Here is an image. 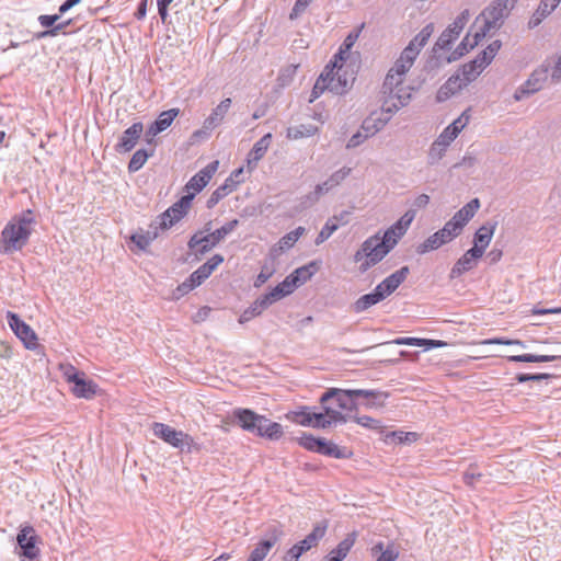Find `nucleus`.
I'll return each instance as SVG.
<instances>
[{"instance_id":"60","label":"nucleus","mask_w":561,"mask_h":561,"mask_svg":"<svg viewBox=\"0 0 561 561\" xmlns=\"http://www.w3.org/2000/svg\"><path fill=\"white\" fill-rule=\"evenodd\" d=\"M469 119L470 115L466 111L448 126L450 127V130L459 135L461 130L468 125Z\"/></svg>"},{"instance_id":"12","label":"nucleus","mask_w":561,"mask_h":561,"mask_svg":"<svg viewBox=\"0 0 561 561\" xmlns=\"http://www.w3.org/2000/svg\"><path fill=\"white\" fill-rule=\"evenodd\" d=\"M192 199L193 194H186L182 196L179 202H176L169 209H167L160 216V227L162 229H168L172 227L175 222H178L181 218H183V216L190 208Z\"/></svg>"},{"instance_id":"29","label":"nucleus","mask_w":561,"mask_h":561,"mask_svg":"<svg viewBox=\"0 0 561 561\" xmlns=\"http://www.w3.org/2000/svg\"><path fill=\"white\" fill-rule=\"evenodd\" d=\"M306 229L304 227H298L295 230L286 233L284 237L279 239L277 244H275L272 249V254L277 255L280 252L287 251L291 249L295 243L299 240V238L305 234Z\"/></svg>"},{"instance_id":"40","label":"nucleus","mask_w":561,"mask_h":561,"mask_svg":"<svg viewBox=\"0 0 561 561\" xmlns=\"http://www.w3.org/2000/svg\"><path fill=\"white\" fill-rule=\"evenodd\" d=\"M286 419L301 426H310L311 422V408L301 407L297 411H291L286 414Z\"/></svg>"},{"instance_id":"32","label":"nucleus","mask_w":561,"mask_h":561,"mask_svg":"<svg viewBox=\"0 0 561 561\" xmlns=\"http://www.w3.org/2000/svg\"><path fill=\"white\" fill-rule=\"evenodd\" d=\"M480 208V201L478 198L471 199L463 207H461L454 216L453 220L460 225L462 229L469 222V220L474 216L477 210Z\"/></svg>"},{"instance_id":"15","label":"nucleus","mask_w":561,"mask_h":561,"mask_svg":"<svg viewBox=\"0 0 561 561\" xmlns=\"http://www.w3.org/2000/svg\"><path fill=\"white\" fill-rule=\"evenodd\" d=\"M218 164V161H213L196 173L185 185L187 194H193L194 197L195 194L199 193L216 173Z\"/></svg>"},{"instance_id":"52","label":"nucleus","mask_w":561,"mask_h":561,"mask_svg":"<svg viewBox=\"0 0 561 561\" xmlns=\"http://www.w3.org/2000/svg\"><path fill=\"white\" fill-rule=\"evenodd\" d=\"M351 172L352 169L348 167H343L337 171L333 172L327 180L329 186H331L332 188L339 186L351 174Z\"/></svg>"},{"instance_id":"10","label":"nucleus","mask_w":561,"mask_h":561,"mask_svg":"<svg viewBox=\"0 0 561 561\" xmlns=\"http://www.w3.org/2000/svg\"><path fill=\"white\" fill-rule=\"evenodd\" d=\"M7 319L9 327L24 346L27 350H35V332L33 329L11 311H8Z\"/></svg>"},{"instance_id":"41","label":"nucleus","mask_w":561,"mask_h":561,"mask_svg":"<svg viewBox=\"0 0 561 561\" xmlns=\"http://www.w3.org/2000/svg\"><path fill=\"white\" fill-rule=\"evenodd\" d=\"M483 37H477L476 36V28H470L469 33L466 35V37L461 41V43L458 45L454 54H457L459 57L468 53L470 49H473L479 42Z\"/></svg>"},{"instance_id":"22","label":"nucleus","mask_w":561,"mask_h":561,"mask_svg":"<svg viewBox=\"0 0 561 561\" xmlns=\"http://www.w3.org/2000/svg\"><path fill=\"white\" fill-rule=\"evenodd\" d=\"M71 378L77 379L72 383L71 391L78 398L92 399L98 390V386L90 379L85 378V374L73 375Z\"/></svg>"},{"instance_id":"8","label":"nucleus","mask_w":561,"mask_h":561,"mask_svg":"<svg viewBox=\"0 0 561 561\" xmlns=\"http://www.w3.org/2000/svg\"><path fill=\"white\" fill-rule=\"evenodd\" d=\"M393 105H397V100H390L389 98L383 96L381 108L370 113V115L363 121L360 126L362 130L374 136L383 129L391 119L392 114L397 112L391 111Z\"/></svg>"},{"instance_id":"23","label":"nucleus","mask_w":561,"mask_h":561,"mask_svg":"<svg viewBox=\"0 0 561 561\" xmlns=\"http://www.w3.org/2000/svg\"><path fill=\"white\" fill-rule=\"evenodd\" d=\"M271 142L272 134L268 133L254 144L247 158L249 170H253L257 165L259 161L265 156Z\"/></svg>"},{"instance_id":"7","label":"nucleus","mask_w":561,"mask_h":561,"mask_svg":"<svg viewBox=\"0 0 561 561\" xmlns=\"http://www.w3.org/2000/svg\"><path fill=\"white\" fill-rule=\"evenodd\" d=\"M550 78V61L546 60L542 65L536 68L526 80L514 93L515 101H520L524 98L534 94L543 89L548 79Z\"/></svg>"},{"instance_id":"48","label":"nucleus","mask_w":561,"mask_h":561,"mask_svg":"<svg viewBox=\"0 0 561 561\" xmlns=\"http://www.w3.org/2000/svg\"><path fill=\"white\" fill-rule=\"evenodd\" d=\"M358 38V33H351L344 39L342 46L340 47L339 53L334 56V59H339L340 61H345L348 57L350 50L354 46Z\"/></svg>"},{"instance_id":"59","label":"nucleus","mask_w":561,"mask_h":561,"mask_svg":"<svg viewBox=\"0 0 561 561\" xmlns=\"http://www.w3.org/2000/svg\"><path fill=\"white\" fill-rule=\"evenodd\" d=\"M296 70H297V66H295V65H289V66L285 67L284 69H282L279 72V76H278V81H279L280 85L289 84L296 73Z\"/></svg>"},{"instance_id":"55","label":"nucleus","mask_w":561,"mask_h":561,"mask_svg":"<svg viewBox=\"0 0 561 561\" xmlns=\"http://www.w3.org/2000/svg\"><path fill=\"white\" fill-rule=\"evenodd\" d=\"M501 42L494 41L492 42L480 55L479 57L485 61L486 65H490L497 51L501 48Z\"/></svg>"},{"instance_id":"11","label":"nucleus","mask_w":561,"mask_h":561,"mask_svg":"<svg viewBox=\"0 0 561 561\" xmlns=\"http://www.w3.org/2000/svg\"><path fill=\"white\" fill-rule=\"evenodd\" d=\"M470 19L469 10H463L455 21L439 35L436 46L440 49H447L449 45L459 36Z\"/></svg>"},{"instance_id":"4","label":"nucleus","mask_w":561,"mask_h":561,"mask_svg":"<svg viewBox=\"0 0 561 561\" xmlns=\"http://www.w3.org/2000/svg\"><path fill=\"white\" fill-rule=\"evenodd\" d=\"M508 0H493L477 18L472 25L477 37H485L497 31L507 16Z\"/></svg>"},{"instance_id":"64","label":"nucleus","mask_w":561,"mask_h":561,"mask_svg":"<svg viewBox=\"0 0 561 561\" xmlns=\"http://www.w3.org/2000/svg\"><path fill=\"white\" fill-rule=\"evenodd\" d=\"M228 195L227 191L225 187H217L213 194L210 195V197L208 198L207 201V207L208 208H213L215 205H217L224 197H226Z\"/></svg>"},{"instance_id":"9","label":"nucleus","mask_w":561,"mask_h":561,"mask_svg":"<svg viewBox=\"0 0 561 561\" xmlns=\"http://www.w3.org/2000/svg\"><path fill=\"white\" fill-rule=\"evenodd\" d=\"M329 66L328 82L330 83V91L334 94H344L353 84L355 77L354 73L345 69L344 61L334 59Z\"/></svg>"},{"instance_id":"51","label":"nucleus","mask_w":561,"mask_h":561,"mask_svg":"<svg viewBox=\"0 0 561 561\" xmlns=\"http://www.w3.org/2000/svg\"><path fill=\"white\" fill-rule=\"evenodd\" d=\"M339 229V224L333 222V219H329L325 225L322 227L318 237L316 238L314 243L320 245L325 240H328L336 230Z\"/></svg>"},{"instance_id":"24","label":"nucleus","mask_w":561,"mask_h":561,"mask_svg":"<svg viewBox=\"0 0 561 561\" xmlns=\"http://www.w3.org/2000/svg\"><path fill=\"white\" fill-rule=\"evenodd\" d=\"M144 130V125L141 123H134L129 128H127L122 137L119 142L117 144V150L127 152L130 151L137 144Z\"/></svg>"},{"instance_id":"56","label":"nucleus","mask_w":561,"mask_h":561,"mask_svg":"<svg viewBox=\"0 0 561 561\" xmlns=\"http://www.w3.org/2000/svg\"><path fill=\"white\" fill-rule=\"evenodd\" d=\"M181 451L192 453L201 451L202 445L196 443L195 439L187 433H183Z\"/></svg>"},{"instance_id":"43","label":"nucleus","mask_w":561,"mask_h":561,"mask_svg":"<svg viewBox=\"0 0 561 561\" xmlns=\"http://www.w3.org/2000/svg\"><path fill=\"white\" fill-rule=\"evenodd\" d=\"M447 149V146L436 139L428 149L427 163L430 165H436L444 158Z\"/></svg>"},{"instance_id":"16","label":"nucleus","mask_w":561,"mask_h":561,"mask_svg":"<svg viewBox=\"0 0 561 561\" xmlns=\"http://www.w3.org/2000/svg\"><path fill=\"white\" fill-rule=\"evenodd\" d=\"M482 256L481 250L478 248L469 249L458 261L455 263L450 271V278H456L463 273L472 270L477 265V261Z\"/></svg>"},{"instance_id":"36","label":"nucleus","mask_w":561,"mask_h":561,"mask_svg":"<svg viewBox=\"0 0 561 561\" xmlns=\"http://www.w3.org/2000/svg\"><path fill=\"white\" fill-rule=\"evenodd\" d=\"M280 531L277 529L273 530V536L267 539L260 542L254 550L251 552L250 557L254 559L255 561H263L265 557L267 556L268 551L272 549V547L276 543L280 536Z\"/></svg>"},{"instance_id":"37","label":"nucleus","mask_w":561,"mask_h":561,"mask_svg":"<svg viewBox=\"0 0 561 561\" xmlns=\"http://www.w3.org/2000/svg\"><path fill=\"white\" fill-rule=\"evenodd\" d=\"M388 397V392L363 389L362 398L366 399L363 405H365L368 409L382 408Z\"/></svg>"},{"instance_id":"26","label":"nucleus","mask_w":561,"mask_h":561,"mask_svg":"<svg viewBox=\"0 0 561 561\" xmlns=\"http://www.w3.org/2000/svg\"><path fill=\"white\" fill-rule=\"evenodd\" d=\"M497 222L483 225L474 233L472 248L480 249L482 255L493 238Z\"/></svg>"},{"instance_id":"33","label":"nucleus","mask_w":561,"mask_h":561,"mask_svg":"<svg viewBox=\"0 0 561 561\" xmlns=\"http://www.w3.org/2000/svg\"><path fill=\"white\" fill-rule=\"evenodd\" d=\"M327 528L328 524L325 522L318 523L313 527L312 531L304 540L299 541L298 545L305 552L309 551L324 537Z\"/></svg>"},{"instance_id":"19","label":"nucleus","mask_w":561,"mask_h":561,"mask_svg":"<svg viewBox=\"0 0 561 561\" xmlns=\"http://www.w3.org/2000/svg\"><path fill=\"white\" fill-rule=\"evenodd\" d=\"M409 272V267L403 266L386 277L380 284L376 286V288L381 291L382 296L386 298L390 296L405 280Z\"/></svg>"},{"instance_id":"25","label":"nucleus","mask_w":561,"mask_h":561,"mask_svg":"<svg viewBox=\"0 0 561 561\" xmlns=\"http://www.w3.org/2000/svg\"><path fill=\"white\" fill-rule=\"evenodd\" d=\"M179 108H170L168 111L162 112L159 117L151 124V126L147 130L148 137H156L159 133L165 130L174 118L179 115Z\"/></svg>"},{"instance_id":"50","label":"nucleus","mask_w":561,"mask_h":561,"mask_svg":"<svg viewBox=\"0 0 561 561\" xmlns=\"http://www.w3.org/2000/svg\"><path fill=\"white\" fill-rule=\"evenodd\" d=\"M321 405L323 408V414L331 421V425L347 422V416L343 414L342 411L334 409L332 405L328 404V402Z\"/></svg>"},{"instance_id":"17","label":"nucleus","mask_w":561,"mask_h":561,"mask_svg":"<svg viewBox=\"0 0 561 561\" xmlns=\"http://www.w3.org/2000/svg\"><path fill=\"white\" fill-rule=\"evenodd\" d=\"M232 415L242 430L253 434H257L260 423L263 421L264 416L256 414L249 409H236L233 410Z\"/></svg>"},{"instance_id":"31","label":"nucleus","mask_w":561,"mask_h":561,"mask_svg":"<svg viewBox=\"0 0 561 561\" xmlns=\"http://www.w3.org/2000/svg\"><path fill=\"white\" fill-rule=\"evenodd\" d=\"M442 230L436 231L432 236H430L423 243L419 244L416 248V252L419 254H425L430 251L437 250L442 245L450 242L448 237H446Z\"/></svg>"},{"instance_id":"20","label":"nucleus","mask_w":561,"mask_h":561,"mask_svg":"<svg viewBox=\"0 0 561 561\" xmlns=\"http://www.w3.org/2000/svg\"><path fill=\"white\" fill-rule=\"evenodd\" d=\"M224 262V256L221 254H215L210 257L206 263L199 266L195 272H193L190 276V282L194 284L195 287L199 286L204 280H206L211 273Z\"/></svg>"},{"instance_id":"18","label":"nucleus","mask_w":561,"mask_h":561,"mask_svg":"<svg viewBox=\"0 0 561 561\" xmlns=\"http://www.w3.org/2000/svg\"><path fill=\"white\" fill-rule=\"evenodd\" d=\"M152 432L157 437L161 438L172 447L179 449L182 447V437L184 432L176 431L170 425L159 422L152 424Z\"/></svg>"},{"instance_id":"57","label":"nucleus","mask_w":561,"mask_h":561,"mask_svg":"<svg viewBox=\"0 0 561 561\" xmlns=\"http://www.w3.org/2000/svg\"><path fill=\"white\" fill-rule=\"evenodd\" d=\"M310 426L313 428H328L331 426V421L328 420L323 412H313L311 411V422Z\"/></svg>"},{"instance_id":"53","label":"nucleus","mask_w":561,"mask_h":561,"mask_svg":"<svg viewBox=\"0 0 561 561\" xmlns=\"http://www.w3.org/2000/svg\"><path fill=\"white\" fill-rule=\"evenodd\" d=\"M298 442L299 445L302 446L304 448L317 453H319L320 445L323 446V439L316 438L314 436L307 434L302 435Z\"/></svg>"},{"instance_id":"35","label":"nucleus","mask_w":561,"mask_h":561,"mask_svg":"<svg viewBox=\"0 0 561 561\" xmlns=\"http://www.w3.org/2000/svg\"><path fill=\"white\" fill-rule=\"evenodd\" d=\"M385 297L382 296L381 291H379L377 288L374 289L373 293L363 295L359 297L354 304H353V310L356 313L363 312L370 307L377 305L381 300H383Z\"/></svg>"},{"instance_id":"27","label":"nucleus","mask_w":561,"mask_h":561,"mask_svg":"<svg viewBox=\"0 0 561 561\" xmlns=\"http://www.w3.org/2000/svg\"><path fill=\"white\" fill-rule=\"evenodd\" d=\"M486 66L485 61L477 56L476 59L465 64L458 73H460L461 78H463V82L468 85L480 76Z\"/></svg>"},{"instance_id":"47","label":"nucleus","mask_w":561,"mask_h":561,"mask_svg":"<svg viewBox=\"0 0 561 561\" xmlns=\"http://www.w3.org/2000/svg\"><path fill=\"white\" fill-rule=\"evenodd\" d=\"M153 151L151 150L150 152L146 151L145 149H139L137 150L130 161H129V164H128V169L130 172H136L138 171L139 169L142 168V165L146 163L147 159L152 156Z\"/></svg>"},{"instance_id":"21","label":"nucleus","mask_w":561,"mask_h":561,"mask_svg":"<svg viewBox=\"0 0 561 561\" xmlns=\"http://www.w3.org/2000/svg\"><path fill=\"white\" fill-rule=\"evenodd\" d=\"M16 541L22 556L31 560L35 558V535L32 526L23 527L16 537Z\"/></svg>"},{"instance_id":"54","label":"nucleus","mask_w":561,"mask_h":561,"mask_svg":"<svg viewBox=\"0 0 561 561\" xmlns=\"http://www.w3.org/2000/svg\"><path fill=\"white\" fill-rule=\"evenodd\" d=\"M157 237V232L154 233H135L131 236V241L140 249L146 250L152 240Z\"/></svg>"},{"instance_id":"14","label":"nucleus","mask_w":561,"mask_h":561,"mask_svg":"<svg viewBox=\"0 0 561 561\" xmlns=\"http://www.w3.org/2000/svg\"><path fill=\"white\" fill-rule=\"evenodd\" d=\"M232 104L230 98L224 99L210 113L208 117L204 119L203 128L196 130L194 136H201L202 134H209L216 127L220 126L228 114Z\"/></svg>"},{"instance_id":"44","label":"nucleus","mask_w":561,"mask_h":561,"mask_svg":"<svg viewBox=\"0 0 561 561\" xmlns=\"http://www.w3.org/2000/svg\"><path fill=\"white\" fill-rule=\"evenodd\" d=\"M560 355H531V354H524V355H513L508 357V360L511 362H520V363H546V362H552L557 358H560Z\"/></svg>"},{"instance_id":"30","label":"nucleus","mask_w":561,"mask_h":561,"mask_svg":"<svg viewBox=\"0 0 561 561\" xmlns=\"http://www.w3.org/2000/svg\"><path fill=\"white\" fill-rule=\"evenodd\" d=\"M256 435L271 440H278L284 435V431L279 423L272 422L267 417L263 416V421L260 423Z\"/></svg>"},{"instance_id":"28","label":"nucleus","mask_w":561,"mask_h":561,"mask_svg":"<svg viewBox=\"0 0 561 561\" xmlns=\"http://www.w3.org/2000/svg\"><path fill=\"white\" fill-rule=\"evenodd\" d=\"M465 87H467V84L463 82V78H461L460 73L457 72L456 75L451 76L445 82V84H443L439 88V90L437 92V99H438V101H445L450 95L457 93L458 91H460Z\"/></svg>"},{"instance_id":"13","label":"nucleus","mask_w":561,"mask_h":561,"mask_svg":"<svg viewBox=\"0 0 561 561\" xmlns=\"http://www.w3.org/2000/svg\"><path fill=\"white\" fill-rule=\"evenodd\" d=\"M414 218L415 210L409 209L394 225L385 231L382 239L391 249H393L398 241L405 234Z\"/></svg>"},{"instance_id":"42","label":"nucleus","mask_w":561,"mask_h":561,"mask_svg":"<svg viewBox=\"0 0 561 561\" xmlns=\"http://www.w3.org/2000/svg\"><path fill=\"white\" fill-rule=\"evenodd\" d=\"M317 263L311 262L307 265H304L301 267L296 268L291 275L295 277L297 282V287L305 284L307 280H309L312 275L317 272Z\"/></svg>"},{"instance_id":"3","label":"nucleus","mask_w":561,"mask_h":561,"mask_svg":"<svg viewBox=\"0 0 561 561\" xmlns=\"http://www.w3.org/2000/svg\"><path fill=\"white\" fill-rule=\"evenodd\" d=\"M239 225L238 219L230 220L219 229L211 230V222L206 224L205 231H198L194 233L187 245L194 253L197 261H199L206 253L215 248L220 241H222L229 233H231Z\"/></svg>"},{"instance_id":"1","label":"nucleus","mask_w":561,"mask_h":561,"mask_svg":"<svg viewBox=\"0 0 561 561\" xmlns=\"http://www.w3.org/2000/svg\"><path fill=\"white\" fill-rule=\"evenodd\" d=\"M434 30L433 23L425 25L410 41L388 70L381 87V93L390 100H397V105H393L391 111H399L410 102L411 88L405 84L407 76L421 50L434 33Z\"/></svg>"},{"instance_id":"61","label":"nucleus","mask_w":561,"mask_h":561,"mask_svg":"<svg viewBox=\"0 0 561 561\" xmlns=\"http://www.w3.org/2000/svg\"><path fill=\"white\" fill-rule=\"evenodd\" d=\"M282 289L285 297L290 295L297 288V282L295 277L289 274L282 283L277 285Z\"/></svg>"},{"instance_id":"62","label":"nucleus","mask_w":561,"mask_h":561,"mask_svg":"<svg viewBox=\"0 0 561 561\" xmlns=\"http://www.w3.org/2000/svg\"><path fill=\"white\" fill-rule=\"evenodd\" d=\"M371 137L368 133H362L360 130L355 133L347 141L346 149H354L360 146L367 138Z\"/></svg>"},{"instance_id":"2","label":"nucleus","mask_w":561,"mask_h":561,"mask_svg":"<svg viewBox=\"0 0 561 561\" xmlns=\"http://www.w3.org/2000/svg\"><path fill=\"white\" fill-rule=\"evenodd\" d=\"M33 211L27 210L20 217L13 218L1 233V245L4 252L10 253L21 250L27 242L33 231Z\"/></svg>"},{"instance_id":"58","label":"nucleus","mask_w":561,"mask_h":561,"mask_svg":"<svg viewBox=\"0 0 561 561\" xmlns=\"http://www.w3.org/2000/svg\"><path fill=\"white\" fill-rule=\"evenodd\" d=\"M440 230L445 234H447L446 237H448V239L451 241L461 233L462 227H460V225L450 219L445 224V226Z\"/></svg>"},{"instance_id":"6","label":"nucleus","mask_w":561,"mask_h":561,"mask_svg":"<svg viewBox=\"0 0 561 561\" xmlns=\"http://www.w3.org/2000/svg\"><path fill=\"white\" fill-rule=\"evenodd\" d=\"M362 393L363 389L330 388L321 396L320 403L325 404V402L334 399L341 411L356 412L359 404L356 399L362 398Z\"/></svg>"},{"instance_id":"5","label":"nucleus","mask_w":561,"mask_h":561,"mask_svg":"<svg viewBox=\"0 0 561 561\" xmlns=\"http://www.w3.org/2000/svg\"><path fill=\"white\" fill-rule=\"evenodd\" d=\"M391 250L392 249L379 234H375L363 242L360 249L354 255V261L360 262L365 259L366 261L363 263L362 267L363 270H367L379 263Z\"/></svg>"},{"instance_id":"49","label":"nucleus","mask_w":561,"mask_h":561,"mask_svg":"<svg viewBox=\"0 0 561 561\" xmlns=\"http://www.w3.org/2000/svg\"><path fill=\"white\" fill-rule=\"evenodd\" d=\"M319 454L334 457V458H345L346 454L343 449H341L337 445L333 444L332 442H328L323 439V446L320 445Z\"/></svg>"},{"instance_id":"63","label":"nucleus","mask_w":561,"mask_h":561,"mask_svg":"<svg viewBox=\"0 0 561 561\" xmlns=\"http://www.w3.org/2000/svg\"><path fill=\"white\" fill-rule=\"evenodd\" d=\"M390 436L396 438L399 443H412V442H416L419 438V435L414 432H402V431L392 432L390 434Z\"/></svg>"},{"instance_id":"45","label":"nucleus","mask_w":561,"mask_h":561,"mask_svg":"<svg viewBox=\"0 0 561 561\" xmlns=\"http://www.w3.org/2000/svg\"><path fill=\"white\" fill-rule=\"evenodd\" d=\"M328 76H329V66H327L323 70V72L320 75V77L317 79L313 89L310 102H313L316 99H318L325 90L330 91V83L328 82Z\"/></svg>"},{"instance_id":"46","label":"nucleus","mask_w":561,"mask_h":561,"mask_svg":"<svg viewBox=\"0 0 561 561\" xmlns=\"http://www.w3.org/2000/svg\"><path fill=\"white\" fill-rule=\"evenodd\" d=\"M356 540V534L351 533L348 534L339 545L335 549L332 550L334 554L340 557L341 559H345L348 554L350 550L354 546Z\"/></svg>"},{"instance_id":"38","label":"nucleus","mask_w":561,"mask_h":561,"mask_svg":"<svg viewBox=\"0 0 561 561\" xmlns=\"http://www.w3.org/2000/svg\"><path fill=\"white\" fill-rule=\"evenodd\" d=\"M371 553L373 556H377L379 553L376 561H396L399 557V551L393 543H389L385 548L382 542H378L371 548Z\"/></svg>"},{"instance_id":"39","label":"nucleus","mask_w":561,"mask_h":561,"mask_svg":"<svg viewBox=\"0 0 561 561\" xmlns=\"http://www.w3.org/2000/svg\"><path fill=\"white\" fill-rule=\"evenodd\" d=\"M319 128L313 124H301L287 128V138L300 139L304 137H311L318 133Z\"/></svg>"},{"instance_id":"34","label":"nucleus","mask_w":561,"mask_h":561,"mask_svg":"<svg viewBox=\"0 0 561 561\" xmlns=\"http://www.w3.org/2000/svg\"><path fill=\"white\" fill-rule=\"evenodd\" d=\"M390 343H393L397 345L424 346L427 350L444 347L447 345V343L444 341L420 339V337H398V339L391 341Z\"/></svg>"}]
</instances>
